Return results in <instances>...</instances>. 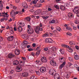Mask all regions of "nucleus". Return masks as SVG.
I'll return each instance as SVG.
<instances>
[{"instance_id":"423d86ee","label":"nucleus","mask_w":79,"mask_h":79,"mask_svg":"<svg viewBox=\"0 0 79 79\" xmlns=\"http://www.w3.org/2000/svg\"><path fill=\"white\" fill-rule=\"evenodd\" d=\"M45 42L46 43H52L53 40L51 38L46 39L45 40Z\"/></svg>"},{"instance_id":"4be33fe9","label":"nucleus","mask_w":79,"mask_h":79,"mask_svg":"<svg viewBox=\"0 0 79 79\" xmlns=\"http://www.w3.org/2000/svg\"><path fill=\"white\" fill-rule=\"evenodd\" d=\"M7 40L9 41H12L13 40V36H11L10 37H9L7 38Z\"/></svg>"},{"instance_id":"6ab92c4d","label":"nucleus","mask_w":79,"mask_h":79,"mask_svg":"<svg viewBox=\"0 0 79 79\" xmlns=\"http://www.w3.org/2000/svg\"><path fill=\"white\" fill-rule=\"evenodd\" d=\"M15 53L16 55H18L20 53V52L18 49H16L15 51Z\"/></svg>"},{"instance_id":"8fccbe9b","label":"nucleus","mask_w":79,"mask_h":79,"mask_svg":"<svg viewBox=\"0 0 79 79\" xmlns=\"http://www.w3.org/2000/svg\"><path fill=\"white\" fill-rule=\"evenodd\" d=\"M64 75H65L64 76H65V77H66V78H68V74L66 73L65 74H64Z\"/></svg>"},{"instance_id":"f257e3e1","label":"nucleus","mask_w":79,"mask_h":79,"mask_svg":"<svg viewBox=\"0 0 79 79\" xmlns=\"http://www.w3.org/2000/svg\"><path fill=\"white\" fill-rule=\"evenodd\" d=\"M62 46L63 47H65V48H68L69 49L68 51L69 52H70L71 53L73 52V49H72L71 48V47H69L68 45L65 44H62Z\"/></svg>"},{"instance_id":"b1692460","label":"nucleus","mask_w":79,"mask_h":79,"mask_svg":"<svg viewBox=\"0 0 79 79\" xmlns=\"http://www.w3.org/2000/svg\"><path fill=\"white\" fill-rule=\"evenodd\" d=\"M21 46L22 48H25L27 46L24 43H22Z\"/></svg>"},{"instance_id":"a211bd4d","label":"nucleus","mask_w":79,"mask_h":79,"mask_svg":"<svg viewBox=\"0 0 79 79\" xmlns=\"http://www.w3.org/2000/svg\"><path fill=\"white\" fill-rule=\"evenodd\" d=\"M42 4L40 3H37L34 6L36 7L37 8H40V7L42 6Z\"/></svg>"},{"instance_id":"f8f14e48","label":"nucleus","mask_w":79,"mask_h":79,"mask_svg":"<svg viewBox=\"0 0 79 79\" xmlns=\"http://www.w3.org/2000/svg\"><path fill=\"white\" fill-rule=\"evenodd\" d=\"M51 47V46H49L50 48H51V50H52V52H56V48L55 46Z\"/></svg>"},{"instance_id":"a19ab883","label":"nucleus","mask_w":79,"mask_h":79,"mask_svg":"<svg viewBox=\"0 0 79 79\" xmlns=\"http://www.w3.org/2000/svg\"><path fill=\"white\" fill-rule=\"evenodd\" d=\"M42 17L44 19H48V18H49V16H46V17L42 16Z\"/></svg>"},{"instance_id":"ea45409f","label":"nucleus","mask_w":79,"mask_h":79,"mask_svg":"<svg viewBox=\"0 0 79 79\" xmlns=\"http://www.w3.org/2000/svg\"><path fill=\"white\" fill-rule=\"evenodd\" d=\"M26 19L28 21H30L31 20V18L29 17H28L27 18H26Z\"/></svg>"},{"instance_id":"cd10ccee","label":"nucleus","mask_w":79,"mask_h":79,"mask_svg":"<svg viewBox=\"0 0 79 79\" xmlns=\"http://www.w3.org/2000/svg\"><path fill=\"white\" fill-rule=\"evenodd\" d=\"M56 28L57 31H59V32H60V31H61V28L59 27H56Z\"/></svg>"},{"instance_id":"20e7f679","label":"nucleus","mask_w":79,"mask_h":79,"mask_svg":"<svg viewBox=\"0 0 79 79\" xmlns=\"http://www.w3.org/2000/svg\"><path fill=\"white\" fill-rule=\"evenodd\" d=\"M15 70L17 72H21L23 69H22V68L20 66H17Z\"/></svg>"},{"instance_id":"c03bdc74","label":"nucleus","mask_w":79,"mask_h":79,"mask_svg":"<svg viewBox=\"0 0 79 79\" xmlns=\"http://www.w3.org/2000/svg\"><path fill=\"white\" fill-rule=\"evenodd\" d=\"M60 52H61V54H62V55H63V54H64V51H63V50L62 49H60Z\"/></svg>"},{"instance_id":"052dcab7","label":"nucleus","mask_w":79,"mask_h":79,"mask_svg":"<svg viewBox=\"0 0 79 79\" xmlns=\"http://www.w3.org/2000/svg\"><path fill=\"white\" fill-rule=\"evenodd\" d=\"M69 66H71L72 65H73V64H71V63L69 62Z\"/></svg>"},{"instance_id":"6e6552de","label":"nucleus","mask_w":79,"mask_h":79,"mask_svg":"<svg viewBox=\"0 0 79 79\" xmlns=\"http://www.w3.org/2000/svg\"><path fill=\"white\" fill-rule=\"evenodd\" d=\"M41 61L43 63H47V59L45 57H43L41 58Z\"/></svg>"},{"instance_id":"0e129e2a","label":"nucleus","mask_w":79,"mask_h":79,"mask_svg":"<svg viewBox=\"0 0 79 79\" xmlns=\"http://www.w3.org/2000/svg\"><path fill=\"white\" fill-rule=\"evenodd\" d=\"M57 32V31H56V30H54L53 32V33L54 34H56V33Z\"/></svg>"},{"instance_id":"bb28decb","label":"nucleus","mask_w":79,"mask_h":79,"mask_svg":"<svg viewBox=\"0 0 79 79\" xmlns=\"http://www.w3.org/2000/svg\"><path fill=\"white\" fill-rule=\"evenodd\" d=\"M40 45L39 46H38L36 48V50H39L38 51H40H40H41V48H40Z\"/></svg>"},{"instance_id":"e433bc0d","label":"nucleus","mask_w":79,"mask_h":79,"mask_svg":"<svg viewBox=\"0 0 79 79\" xmlns=\"http://www.w3.org/2000/svg\"><path fill=\"white\" fill-rule=\"evenodd\" d=\"M53 58H54V57L53 56L49 57V60H51V61H53L54 60H53Z\"/></svg>"},{"instance_id":"4d7b16f0","label":"nucleus","mask_w":79,"mask_h":79,"mask_svg":"<svg viewBox=\"0 0 79 79\" xmlns=\"http://www.w3.org/2000/svg\"><path fill=\"white\" fill-rule=\"evenodd\" d=\"M10 33H11V34L14 33V31H13V30L10 31Z\"/></svg>"},{"instance_id":"1a4fd4ad","label":"nucleus","mask_w":79,"mask_h":79,"mask_svg":"<svg viewBox=\"0 0 79 79\" xmlns=\"http://www.w3.org/2000/svg\"><path fill=\"white\" fill-rule=\"evenodd\" d=\"M21 37L22 38L24 39L25 40H27L29 39V36L27 34L22 35Z\"/></svg>"},{"instance_id":"13d9d810","label":"nucleus","mask_w":79,"mask_h":79,"mask_svg":"<svg viewBox=\"0 0 79 79\" xmlns=\"http://www.w3.org/2000/svg\"><path fill=\"white\" fill-rule=\"evenodd\" d=\"M28 29H32L31 27L29 25H28Z\"/></svg>"},{"instance_id":"aec40b11","label":"nucleus","mask_w":79,"mask_h":79,"mask_svg":"<svg viewBox=\"0 0 79 79\" xmlns=\"http://www.w3.org/2000/svg\"><path fill=\"white\" fill-rule=\"evenodd\" d=\"M19 64V61L18 60H16L13 62L14 65H18Z\"/></svg>"},{"instance_id":"e2e57ef3","label":"nucleus","mask_w":79,"mask_h":79,"mask_svg":"<svg viewBox=\"0 0 79 79\" xmlns=\"http://www.w3.org/2000/svg\"><path fill=\"white\" fill-rule=\"evenodd\" d=\"M44 0H40V3H43V2H44Z\"/></svg>"},{"instance_id":"6e6d98bb","label":"nucleus","mask_w":79,"mask_h":79,"mask_svg":"<svg viewBox=\"0 0 79 79\" xmlns=\"http://www.w3.org/2000/svg\"><path fill=\"white\" fill-rule=\"evenodd\" d=\"M28 51H29V52H31V51H32L33 50V49L32 48H29L28 50Z\"/></svg>"},{"instance_id":"a878e982","label":"nucleus","mask_w":79,"mask_h":79,"mask_svg":"<svg viewBox=\"0 0 79 79\" xmlns=\"http://www.w3.org/2000/svg\"><path fill=\"white\" fill-rule=\"evenodd\" d=\"M74 59L75 60H78L79 59V56L78 55H75L74 56Z\"/></svg>"},{"instance_id":"9d476101","label":"nucleus","mask_w":79,"mask_h":79,"mask_svg":"<svg viewBox=\"0 0 79 79\" xmlns=\"http://www.w3.org/2000/svg\"><path fill=\"white\" fill-rule=\"evenodd\" d=\"M65 64H66V62H65V61H64L59 66V69H62V68L65 66Z\"/></svg>"},{"instance_id":"5701e85b","label":"nucleus","mask_w":79,"mask_h":79,"mask_svg":"<svg viewBox=\"0 0 79 79\" xmlns=\"http://www.w3.org/2000/svg\"><path fill=\"white\" fill-rule=\"evenodd\" d=\"M41 12V10H38L36 11L35 13V15H37L38 14H39Z\"/></svg>"},{"instance_id":"a18cd8bd","label":"nucleus","mask_w":79,"mask_h":79,"mask_svg":"<svg viewBox=\"0 0 79 79\" xmlns=\"http://www.w3.org/2000/svg\"><path fill=\"white\" fill-rule=\"evenodd\" d=\"M79 20H75V23L76 24H79Z\"/></svg>"},{"instance_id":"0eeeda50","label":"nucleus","mask_w":79,"mask_h":79,"mask_svg":"<svg viewBox=\"0 0 79 79\" xmlns=\"http://www.w3.org/2000/svg\"><path fill=\"white\" fill-rule=\"evenodd\" d=\"M50 64L51 66H55L56 65V63L54 60H51L50 61Z\"/></svg>"},{"instance_id":"58836bf2","label":"nucleus","mask_w":79,"mask_h":79,"mask_svg":"<svg viewBox=\"0 0 79 79\" xmlns=\"http://www.w3.org/2000/svg\"><path fill=\"white\" fill-rule=\"evenodd\" d=\"M23 44H24L25 45H26V46H27V45L28 44V42L26 41H23Z\"/></svg>"},{"instance_id":"de8ad7c7","label":"nucleus","mask_w":79,"mask_h":79,"mask_svg":"<svg viewBox=\"0 0 79 79\" xmlns=\"http://www.w3.org/2000/svg\"><path fill=\"white\" fill-rule=\"evenodd\" d=\"M54 7L56 8V9H59V7L57 5H54Z\"/></svg>"},{"instance_id":"69168bd1","label":"nucleus","mask_w":79,"mask_h":79,"mask_svg":"<svg viewBox=\"0 0 79 79\" xmlns=\"http://www.w3.org/2000/svg\"><path fill=\"white\" fill-rule=\"evenodd\" d=\"M15 2L16 3H18L19 2V0H15Z\"/></svg>"},{"instance_id":"2f4dec72","label":"nucleus","mask_w":79,"mask_h":79,"mask_svg":"<svg viewBox=\"0 0 79 79\" xmlns=\"http://www.w3.org/2000/svg\"><path fill=\"white\" fill-rule=\"evenodd\" d=\"M18 29L19 31L20 32H21L22 31H23V28L20 27H18Z\"/></svg>"},{"instance_id":"ddd939ff","label":"nucleus","mask_w":79,"mask_h":79,"mask_svg":"<svg viewBox=\"0 0 79 79\" xmlns=\"http://www.w3.org/2000/svg\"><path fill=\"white\" fill-rule=\"evenodd\" d=\"M46 71V68L45 67H42L40 68V71L41 73H44Z\"/></svg>"},{"instance_id":"680f3d73","label":"nucleus","mask_w":79,"mask_h":79,"mask_svg":"<svg viewBox=\"0 0 79 79\" xmlns=\"http://www.w3.org/2000/svg\"><path fill=\"white\" fill-rule=\"evenodd\" d=\"M13 9H15V10H16L17 9V7L16 6H14L13 7Z\"/></svg>"},{"instance_id":"39448f33","label":"nucleus","mask_w":79,"mask_h":79,"mask_svg":"<svg viewBox=\"0 0 79 79\" xmlns=\"http://www.w3.org/2000/svg\"><path fill=\"white\" fill-rule=\"evenodd\" d=\"M27 32L29 34H32L34 33V30L32 28L27 29Z\"/></svg>"},{"instance_id":"2eb2a0df","label":"nucleus","mask_w":79,"mask_h":79,"mask_svg":"<svg viewBox=\"0 0 79 79\" xmlns=\"http://www.w3.org/2000/svg\"><path fill=\"white\" fill-rule=\"evenodd\" d=\"M15 56L12 53H10L8 56V57L9 58H12L15 57Z\"/></svg>"},{"instance_id":"c9c22d12","label":"nucleus","mask_w":79,"mask_h":79,"mask_svg":"<svg viewBox=\"0 0 79 79\" xmlns=\"http://www.w3.org/2000/svg\"><path fill=\"white\" fill-rule=\"evenodd\" d=\"M48 34L47 33H45L42 35V36L43 37H48Z\"/></svg>"},{"instance_id":"bf43d9fd","label":"nucleus","mask_w":79,"mask_h":79,"mask_svg":"<svg viewBox=\"0 0 79 79\" xmlns=\"http://www.w3.org/2000/svg\"><path fill=\"white\" fill-rule=\"evenodd\" d=\"M3 39L2 37H0V41H3Z\"/></svg>"},{"instance_id":"412c9836","label":"nucleus","mask_w":79,"mask_h":79,"mask_svg":"<svg viewBox=\"0 0 79 79\" xmlns=\"http://www.w3.org/2000/svg\"><path fill=\"white\" fill-rule=\"evenodd\" d=\"M29 75V74L26 72H25L22 73V76L23 77H27Z\"/></svg>"},{"instance_id":"f03ea898","label":"nucleus","mask_w":79,"mask_h":79,"mask_svg":"<svg viewBox=\"0 0 79 79\" xmlns=\"http://www.w3.org/2000/svg\"><path fill=\"white\" fill-rule=\"evenodd\" d=\"M68 21L73 20V14L71 13H69L68 14Z\"/></svg>"},{"instance_id":"dca6fc26","label":"nucleus","mask_w":79,"mask_h":79,"mask_svg":"<svg viewBox=\"0 0 79 79\" xmlns=\"http://www.w3.org/2000/svg\"><path fill=\"white\" fill-rule=\"evenodd\" d=\"M39 27H37L35 29V32L37 34H39Z\"/></svg>"},{"instance_id":"393cba45","label":"nucleus","mask_w":79,"mask_h":79,"mask_svg":"<svg viewBox=\"0 0 79 79\" xmlns=\"http://www.w3.org/2000/svg\"><path fill=\"white\" fill-rule=\"evenodd\" d=\"M65 7L63 6H61L60 7V9L61 10H65Z\"/></svg>"},{"instance_id":"7ed1b4c3","label":"nucleus","mask_w":79,"mask_h":79,"mask_svg":"<svg viewBox=\"0 0 79 79\" xmlns=\"http://www.w3.org/2000/svg\"><path fill=\"white\" fill-rule=\"evenodd\" d=\"M49 73L51 74V75L54 76V75L56 73V71H55V70H54V69H51L49 70Z\"/></svg>"},{"instance_id":"338daca9","label":"nucleus","mask_w":79,"mask_h":79,"mask_svg":"<svg viewBox=\"0 0 79 79\" xmlns=\"http://www.w3.org/2000/svg\"><path fill=\"white\" fill-rule=\"evenodd\" d=\"M48 11H51V10H52V9L51 8H48Z\"/></svg>"},{"instance_id":"72a5a7b5","label":"nucleus","mask_w":79,"mask_h":79,"mask_svg":"<svg viewBox=\"0 0 79 79\" xmlns=\"http://www.w3.org/2000/svg\"><path fill=\"white\" fill-rule=\"evenodd\" d=\"M63 58H64V57H62L61 58H60L59 59V60L60 61V62H61V63H62V62H63L64 60H63Z\"/></svg>"},{"instance_id":"7c9ffc66","label":"nucleus","mask_w":79,"mask_h":79,"mask_svg":"<svg viewBox=\"0 0 79 79\" xmlns=\"http://www.w3.org/2000/svg\"><path fill=\"white\" fill-rule=\"evenodd\" d=\"M51 54L52 56L54 57L56 55V52H53Z\"/></svg>"},{"instance_id":"f3484780","label":"nucleus","mask_w":79,"mask_h":79,"mask_svg":"<svg viewBox=\"0 0 79 79\" xmlns=\"http://www.w3.org/2000/svg\"><path fill=\"white\" fill-rule=\"evenodd\" d=\"M22 6L24 8H27V5L26 4V2H23Z\"/></svg>"},{"instance_id":"4468645a","label":"nucleus","mask_w":79,"mask_h":79,"mask_svg":"<svg viewBox=\"0 0 79 79\" xmlns=\"http://www.w3.org/2000/svg\"><path fill=\"white\" fill-rule=\"evenodd\" d=\"M54 76V79H60V75L58 73H55Z\"/></svg>"},{"instance_id":"473e14b6","label":"nucleus","mask_w":79,"mask_h":79,"mask_svg":"<svg viewBox=\"0 0 79 79\" xmlns=\"http://www.w3.org/2000/svg\"><path fill=\"white\" fill-rule=\"evenodd\" d=\"M38 1V0H35L32 1V3H33V4H35L37 3V2Z\"/></svg>"},{"instance_id":"79ce46f5","label":"nucleus","mask_w":79,"mask_h":79,"mask_svg":"<svg viewBox=\"0 0 79 79\" xmlns=\"http://www.w3.org/2000/svg\"><path fill=\"white\" fill-rule=\"evenodd\" d=\"M19 26H21V27H23V26H24V23H20L19 24Z\"/></svg>"},{"instance_id":"c85d7f7f","label":"nucleus","mask_w":79,"mask_h":79,"mask_svg":"<svg viewBox=\"0 0 79 79\" xmlns=\"http://www.w3.org/2000/svg\"><path fill=\"white\" fill-rule=\"evenodd\" d=\"M49 23H50V24H53V23H55V20H50Z\"/></svg>"},{"instance_id":"f704fd0d","label":"nucleus","mask_w":79,"mask_h":79,"mask_svg":"<svg viewBox=\"0 0 79 79\" xmlns=\"http://www.w3.org/2000/svg\"><path fill=\"white\" fill-rule=\"evenodd\" d=\"M3 5L2 4H0V10H2L3 9Z\"/></svg>"},{"instance_id":"9b49d317","label":"nucleus","mask_w":79,"mask_h":79,"mask_svg":"<svg viewBox=\"0 0 79 79\" xmlns=\"http://www.w3.org/2000/svg\"><path fill=\"white\" fill-rule=\"evenodd\" d=\"M16 15V13L15 11H12L10 12V15L12 17H13V19H15V15Z\"/></svg>"},{"instance_id":"49530a36","label":"nucleus","mask_w":79,"mask_h":79,"mask_svg":"<svg viewBox=\"0 0 79 79\" xmlns=\"http://www.w3.org/2000/svg\"><path fill=\"white\" fill-rule=\"evenodd\" d=\"M69 59L70 61H72L73 60V59L71 57H69Z\"/></svg>"},{"instance_id":"603ef678","label":"nucleus","mask_w":79,"mask_h":79,"mask_svg":"<svg viewBox=\"0 0 79 79\" xmlns=\"http://www.w3.org/2000/svg\"><path fill=\"white\" fill-rule=\"evenodd\" d=\"M35 77V76L33 75L31 77L30 79H33Z\"/></svg>"},{"instance_id":"4c0bfd02","label":"nucleus","mask_w":79,"mask_h":79,"mask_svg":"<svg viewBox=\"0 0 79 79\" xmlns=\"http://www.w3.org/2000/svg\"><path fill=\"white\" fill-rule=\"evenodd\" d=\"M66 28L67 29H68V30H69L70 31H72V29L70 27H67Z\"/></svg>"},{"instance_id":"3c124183","label":"nucleus","mask_w":79,"mask_h":79,"mask_svg":"<svg viewBox=\"0 0 79 79\" xmlns=\"http://www.w3.org/2000/svg\"><path fill=\"white\" fill-rule=\"evenodd\" d=\"M10 74H13L15 73V71L14 70H11L10 72Z\"/></svg>"},{"instance_id":"864d4df0","label":"nucleus","mask_w":79,"mask_h":79,"mask_svg":"<svg viewBox=\"0 0 79 79\" xmlns=\"http://www.w3.org/2000/svg\"><path fill=\"white\" fill-rule=\"evenodd\" d=\"M8 48H10L12 47V45L10 44H9L8 46Z\"/></svg>"},{"instance_id":"37998d69","label":"nucleus","mask_w":79,"mask_h":79,"mask_svg":"<svg viewBox=\"0 0 79 79\" xmlns=\"http://www.w3.org/2000/svg\"><path fill=\"white\" fill-rule=\"evenodd\" d=\"M40 51H38L36 53V55L37 56H38V55H39L40 54Z\"/></svg>"},{"instance_id":"5fc2aeb1","label":"nucleus","mask_w":79,"mask_h":79,"mask_svg":"<svg viewBox=\"0 0 79 79\" xmlns=\"http://www.w3.org/2000/svg\"><path fill=\"white\" fill-rule=\"evenodd\" d=\"M67 35H71V33H69V32H68L66 33Z\"/></svg>"},{"instance_id":"c756f323","label":"nucleus","mask_w":79,"mask_h":79,"mask_svg":"<svg viewBox=\"0 0 79 79\" xmlns=\"http://www.w3.org/2000/svg\"><path fill=\"white\" fill-rule=\"evenodd\" d=\"M69 44L70 45H75L76 43L74 42L71 41L69 42Z\"/></svg>"},{"instance_id":"09e8293b","label":"nucleus","mask_w":79,"mask_h":79,"mask_svg":"<svg viewBox=\"0 0 79 79\" xmlns=\"http://www.w3.org/2000/svg\"><path fill=\"white\" fill-rule=\"evenodd\" d=\"M44 51H45L46 52H47L48 50V48H46L44 49Z\"/></svg>"},{"instance_id":"774afa93","label":"nucleus","mask_w":79,"mask_h":79,"mask_svg":"<svg viewBox=\"0 0 79 79\" xmlns=\"http://www.w3.org/2000/svg\"><path fill=\"white\" fill-rule=\"evenodd\" d=\"M69 5H70V6H73V3H72L70 2Z\"/></svg>"}]
</instances>
